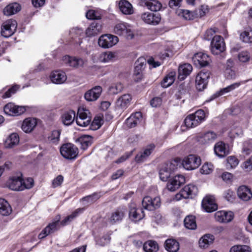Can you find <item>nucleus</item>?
Wrapping results in <instances>:
<instances>
[{"mask_svg":"<svg viewBox=\"0 0 252 252\" xmlns=\"http://www.w3.org/2000/svg\"><path fill=\"white\" fill-rule=\"evenodd\" d=\"M205 113L201 109L196 111L194 113L188 116L184 120L186 126L188 128L197 126L205 120Z\"/></svg>","mask_w":252,"mask_h":252,"instance_id":"nucleus-1","label":"nucleus"},{"mask_svg":"<svg viewBox=\"0 0 252 252\" xmlns=\"http://www.w3.org/2000/svg\"><path fill=\"white\" fill-rule=\"evenodd\" d=\"M113 32L114 33L123 36L128 39H131L134 36L131 26L124 22L116 24L114 27Z\"/></svg>","mask_w":252,"mask_h":252,"instance_id":"nucleus-2","label":"nucleus"},{"mask_svg":"<svg viewBox=\"0 0 252 252\" xmlns=\"http://www.w3.org/2000/svg\"><path fill=\"white\" fill-rule=\"evenodd\" d=\"M198 192V189L196 186L193 184H189L184 187L179 193L175 195V199L180 200L182 198H191L195 196Z\"/></svg>","mask_w":252,"mask_h":252,"instance_id":"nucleus-3","label":"nucleus"},{"mask_svg":"<svg viewBox=\"0 0 252 252\" xmlns=\"http://www.w3.org/2000/svg\"><path fill=\"white\" fill-rule=\"evenodd\" d=\"M60 153L65 158L73 159L77 158L78 154V150L73 144L66 143L63 144L61 147Z\"/></svg>","mask_w":252,"mask_h":252,"instance_id":"nucleus-4","label":"nucleus"},{"mask_svg":"<svg viewBox=\"0 0 252 252\" xmlns=\"http://www.w3.org/2000/svg\"><path fill=\"white\" fill-rule=\"evenodd\" d=\"M91 116L89 110L84 108H79L76 118V124L82 127H86L90 124Z\"/></svg>","mask_w":252,"mask_h":252,"instance_id":"nucleus-5","label":"nucleus"},{"mask_svg":"<svg viewBox=\"0 0 252 252\" xmlns=\"http://www.w3.org/2000/svg\"><path fill=\"white\" fill-rule=\"evenodd\" d=\"M177 162L174 160L164 164L159 171V178L162 181H166L171 173L177 168Z\"/></svg>","mask_w":252,"mask_h":252,"instance_id":"nucleus-6","label":"nucleus"},{"mask_svg":"<svg viewBox=\"0 0 252 252\" xmlns=\"http://www.w3.org/2000/svg\"><path fill=\"white\" fill-rule=\"evenodd\" d=\"M119 41L117 36L110 34H105L101 35L98 40V45L102 48H109L116 45Z\"/></svg>","mask_w":252,"mask_h":252,"instance_id":"nucleus-7","label":"nucleus"},{"mask_svg":"<svg viewBox=\"0 0 252 252\" xmlns=\"http://www.w3.org/2000/svg\"><path fill=\"white\" fill-rule=\"evenodd\" d=\"M60 217L58 216L56 217L55 220L50 223L39 234L38 238L42 239L48 235L53 233L60 228Z\"/></svg>","mask_w":252,"mask_h":252,"instance_id":"nucleus-8","label":"nucleus"},{"mask_svg":"<svg viewBox=\"0 0 252 252\" xmlns=\"http://www.w3.org/2000/svg\"><path fill=\"white\" fill-rule=\"evenodd\" d=\"M210 76V72L208 71L202 70L198 73L195 79V85L199 91L206 88Z\"/></svg>","mask_w":252,"mask_h":252,"instance_id":"nucleus-9","label":"nucleus"},{"mask_svg":"<svg viewBox=\"0 0 252 252\" xmlns=\"http://www.w3.org/2000/svg\"><path fill=\"white\" fill-rule=\"evenodd\" d=\"M17 27L15 20L10 19L4 22L1 26V34L4 37H9L15 32Z\"/></svg>","mask_w":252,"mask_h":252,"instance_id":"nucleus-10","label":"nucleus"},{"mask_svg":"<svg viewBox=\"0 0 252 252\" xmlns=\"http://www.w3.org/2000/svg\"><path fill=\"white\" fill-rule=\"evenodd\" d=\"M200 164V158L193 155H190L185 158L182 161V165L184 168L188 170L197 168Z\"/></svg>","mask_w":252,"mask_h":252,"instance_id":"nucleus-11","label":"nucleus"},{"mask_svg":"<svg viewBox=\"0 0 252 252\" xmlns=\"http://www.w3.org/2000/svg\"><path fill=\"white\" fill-rule=\"evenodd\" d=\"M211 52L213 54L218 55L225 50V44L220 35L215 36L211 43Z\"/></svg>","mask_w":252,"mask_h":252,"instance_id":"nucleus-12","label":"nucleus"},{"mask_svg":"<svg viewBox=\"0 0 252 252\" xmlns=\"http://www.w3.org/2000/svg\"><path fill=\"white\" fill-rule=\"evenodd\" d=\"M185 182V177L182 175L178 174L169 180L166 188L169 191H174Z\"/></svg>","mask_w":252,"mask_h":252,"instance_id":"nucleus-13","label":"nucleus"},{"mask_svg":"<svg viewBox=\"0 0 252 252\" xmlns=\"http://www.w3.org/2000/svg\"><path fill=\"white\" fill-rule=\"evenodd\" d=\"M142 205L145 209L153 211L159 207L160 205V198L157 196L152 198L150 196L145 197L142 200Z\"/></svg>","mask_w":252,"mask_h":252,"instance_id":"nucleus-14","label":"nucleus"},{"mask_svg":"<svg viewBox=\"0 0 252 252\" xmlns=\"http://www.w3.org/2000/svg\"><path fill=\"white\" fill-rule=\"evenodd\" d=\"M155 148V145L151 144L139 152L135 157L137 163H142L146 161Z\"/></svg>","mask_w":252,"mask_h":252,"instance_id":"nucleus-15","label":"nucleus"},{"mask_svg":"<svg viewBox=\"0 0 252 252\" xmlns=\"http://www.w3.org/2000/svg\"><path fill=\"white\" fill-rule=\"evenodd\" d=\"M217 138V133L213 131H208L198 134L196 139L200 144L207 145L214 142Z\"/></svg>","mask_w":252,"mask_h":252,"instance_id":"nucleus-16","label":"nucleus"},{"mask_svg":"<svg viewBox=\"0 0 252 252\" xmlns=\"http://www.w3.org/2000/svg\"><path fill=\"white\" fill-rule=\"evenodd\" d=\"M202 206L206 212L211 213L216 211L218 205L214 196L206 195L202 201Z\"/></svg>","mask_w":252,"mask_h":252,"instance_id":"nucleus-17","label":"nucleus"},{"mask_svg":"<svg viewBox=\"0 0 252 252\" xmlns=\"http://www.w3.org/2000/svg\"><path fill=\"white\" fill-rule=\"evenodd\" d=\"M3 110L6 114L10 116L20 115L23 114L26 111L25 107L16 105L11 102L5 105Z\"/></svg>","mask_w":252,"mask_h":252,"instance_id":"nucleus-18","label":"nucleus"},{"mask_svg":"<svg viewBox=\"0 0 252 252\" xmlns=\"http://www.w3.org/2000/svg\"><path fill=\"white\" fill-rule=\"evenodd\" d=\"M194 64L199 67L205 66L211 61L210 57L205 53L199 52L196 53L192 58Z\"/></svg>","mask_w":252,"mask_h":252,"instance_id":"nucleus-19","label":"nucleus"},{"mask_svg":"<svg viewBox=\"0 0 252 252\" xmlns=\"http://www.w3.org/2000/svg\"><path fill=\"white\" fill-rule=\"evenodd\" d=\"M102 91L101 87L99 86H95L85 93L84 98L87 101H94L99 97Z\"/></svg>","mask_w":252,"mask_h":252,"instance_id":"nucleus-20","label":"nucleus"},{"mask_svg":"<svg viewBox=\"0 0 252 252\" xmlns=\"http://www.w3.org/2000/svg\"><path fill=\"white\" fill-rule=\"evenodd\" d=\"M234 218V214L231 211H219L215 214L216 221L220 223H228Z\"/></svg>","mask_w":252,"mask_h":252,"instance_id":"nucleus-21","label":"nucleus"},{"mask_svg":"<svg viewBox=\"0 0 252 252\" xmlns=\"http://www.w3.org/2000/svg\"><path fill=\"white\" fill-rule=\"evenodd\" d=\"M146 64V61L144 58H139L135 63V67L134 70V76L135 79L139 81L142 78V72L145 68Z\"/></svg>","mask_w":252,"mask_h":252,"instance_id":"nucleus-22","label":"nucleus"},{"mask_svg":"<svg viewBox=\"0 0 252 252\" xmlns=\"http://www.w3.org/2000/svg\"><path fill=\"white\" fill-rule=\"evenodd\" d=\"M141 19L146 24L157 25L160 21V15L158 13L145 12L141 15Z\"/></svg>","mask_w":252,"mask_h":252,"instance_id":"nucleus-23","label":"nucleus"},{"mask_svg":"<svg viewBox=\"0 0 252 252\" xmlns=\"http://www.w3.org/2000/svg\"><path fill=\"white\" fill-rule=\"evenodd\" d=\"M144 216L142 209L137 208L135 203H132L130 204L129 217L131 220L137 221L141 220Z\"/></svg>","mask_w":252,"mask_h":252,"instance_id":"nucleus-24","label":"nucleus"},{"mask_svg":"<svg viewBox=\"0 0 252 252\" xmlns=\"http://www.w3.org/2000/svg\"><path fill=\"white\" fill-rule=\"evenodd\" d=\"M49 77L51 82L56 84H62L64 83L67 79L65 73L61 70L52 71Z\"/></svg>","mask_w":252,"mask_h":252,"instance_id":"nucleus-25","label":"nucleus"},{"mask_svg":"<svg viewBox=\"0 0 252 252\" xmlns=\"http://www.w3.org/2000/svg\"><path fill=\"white\" fill-rule=\"evenodd\" d=\"M142 120V113L136 112L132 114L126 121V125L129 128L135 127L139 124Z\"/></svg>","mask_w":252,"mask_h":252,"instance_id":"nucleus-26","label":"nucleus"},{"mask_svg":"<svg viewBox=\"0 0 252 252\" xmlns=\"http://www.w3.org/2000/svg\"><path fill=\"white\" fill-rule=\"evenodd\" d=\"M63 61L64 63L74 67L81 66L84 64V61L82 59L69 56H64Z\"/></svg>","mask_w":252,"mask_h":252,"instance_id":"nucleus-27","label":"nucleus"},{"mask_svg":"<svg viewBox=\"0 0 252 252\" xmlns=\"http://www.w3.org/2000/svg\"><path fill=\"white\" fill-rule=\"evenodd\" d=\"M9 188L13 190L21 191L24 189L23 179L20 177H13L8 181Z\"/></svg>","mask_w":252,"mask_h":252,"instance_id":"nucleus-28","label":"nucleus"},{"mask_svg":"<svg viewBox=\"0 0 252 252\" xmlns=\"http://www.w3.org/2000/svg\"><path fill=\"white\" fill-rule=\"evenodd\" d=\"M37 119L34 118H28L25 119L22 125V130L26 132H31L37 125Z\"/></svg>","mask_w":252,"mask_h":252,"instance_id":"nucleus-29","label":"nucleus"},{"mask_svg":"<svg viewBox=\"0 0 252 252\" xmlns=\"http://www.w3.org/2000/svg\"><path fill=\"white\" fill-rule=\"evenodd\" d=\"M237 195L240 199L247 201L252 197V192L250 189L246 186H240L237 189Z\"/></svg>","mask_w":252,"mask_h":252,"instance_id":"nucleus-30","label":"nucleus"},{"mask_svg":"<svg viewBox=\"0 0 252 252\" xmlns=\"http://www.w3.org/2000/svg\"><path fill=\"white\" fill-rule=\"evenodd\" d=\"M102 31L101 25L96 22H93L86 30L87 36H94L101 32Z\"/></svg>","mask_w":252,"mask_h":252,"instance_id":"nucleus-31","label":"nucleus"},{"mask_svg":"<svg viewBox=\"0 0 252 252\" xmlns=\"http://www.w3.org/2000/svg\"><path fill=\"white\" fill-rule=\"evenodd\" d=\"M125 208H119L112 213L109 218V222L113 224L116 222L121 221L126 214Z\"/></svg>","mask_w":252,"mask_h":252,"instance_id":"nucleus-32","label":"nucleus"},{"mask_svg":"<svg viewBox=\"0 0 252 252\" xmlns=\"http://www.w3.org/2000/svg\"><path fill=\"white\" fill-rule=\"evenodd\" d=\"M214 152L216 155L220 158L224 157L229 153L226 145L222 141L218 142L215 144Z\"/></svg>","mask_w":252,"mask_h":252,"instance_id":"nucleus-33","label":"nucleus"},{"mask_svg":"<svg viewBox=\"0 0 252 252\" xmlns=\"http://www.w3.org/2000/svg\"><path fill=\"white\" fill-rule=\"evenodd\" d=\"M131 99V96L130 94H124L117 99L116 105L120 109H126L130 105Z\"/></svg>","mask_w":252,"mask_h":252,"instance_id":"nucleus-34","label":"nucleus"},{"mask_svg":"<svg viewBox=\"0 0 252 252\" xmlns=\"http://www.w3.org/2000/svg\"><path fill=\"white\" fill-rule=\"evenodd\" d=\"M192 70V67L189 63H184L179 66L178 77L180 80H184Z\"/></svg>","mask_w":252,"mask_h":252,"instance_id":"nucleus-35","label":"nucleus"},{"mask_svg":"<svg viewBox=\"0 0 252 252\" xmlns=\"http://www.w3.org/2000/svg\"><path fill=\"white\" fill-rule=\"evenodd\" d=\"M120 11L124 14L130 15L133 13V7L126 0H121L119 2Z\"/></svg>","mask_w":252,"mask_h":252,"instance_id":"nucleus-36","label":"nucleus"},{"mask_svg":"<svg viewBox=\"0 0 252 252\" xmlns=\"http://www.w3.org/2000/svg\"><path fill=\"white\" fill-rule=\"evenodd\" d=\"M20 10V5L17 2H13L10 3L4 8L3 13L5 15H11L16 13Z\"/></svg>","mask_w":252,"mask_h":252,"instance_id":"nucleus-37","label":"nucleus"},{"mask_svg":"<svg viewBox=\"0 0 252 252\" xmlns=\"http://www.w3.org/2000/svg\"><path fill=\"white\" fill-rule=\"evenodd\" d=\"M165 248L168 252H177L179 250V243L174 239H168L165 242Z\"/></svg>","mask_w":252,"mask_h":252,"instance_id":"nucleus-38","label":"nucleus"},{"mask_svg":"<svg viewBox=\"0 0 252 252\" xmlns=\"http://www.w3.org/2000/svg\"><path fill=\"white\" fill-rule=\"evenodd\" d=\"M75 117V112L73 110H69L62 115V122L64 125L69 126L73 122Z\"/></svg>","mask_w":252,"mask_h":252,"instance_id":"nucleus-39","label":"nucleus"},{"mask_svg":"<svg viewBox=\"0 0 252 252\" xmlns=\"http://www.w3.org/2000/svg\"><path fill=\"white\" fill-rule=\"evenodd\" d=\"M12 212V209L7 201L0 198V214L3 216H8Z\"/></svg>","mask_w":252,"mask_h":252,"instance_id":"nucleus-40","label":"nucleus"},{"mask_svg":"<svg viewBox=\"0 0 252 252\" xmlns=\"http://www.w3.org/2000/svg\"><path fill=\"white\" fill-rule=\"evenodd\" d=\"M19 138L17 133H13L10 134L5 141V147L10 148L19 143Z\"/></svg>","mask_w":252,"mask_h":252,"instance_id":"nucleus-41","label":"nucleus"},{"mask_svg":"<svg viewBox=\"0 0 252 252\" xmlns=\"http://www.w3.org/2000/svg\"><path fill=\"white\" fill-rule=\"evenodd\" d=\"M176 76V72H170L163 79L161 82V86L163 88H167L171 85L174 82Z\"/></svg>","mask_w":252,"mask_h":252,"instance_id":"nucleus-42","label":"nucleus"},{"mask_svg":"<svg viewBox=\"0 0 252 252\" xmlns=\"http://www.w3.org/2000/svg\"><path fill=\"white\" fill-rule=\"evenodd\" d=\"M78 142L81 144L82 149H86L93 143V137L90 135H84L78 138Z\"/></svg>","mask_w":252,"mask_h":252,"instance_id":"nucleus-43","label":"nucleus"},{"mask_svg":"<svg viewBox=\"0 0 252 252\" xmlns=\"http://www.w3.org/2000/svg\"><path fill=\"white\" fill-rule=\"evenodd\" d=\"M214 240L213 236L210 234H205L203 236L199 241L200 247L203 248H207Z\"/></svg>","mask_w":252,"mask_h":252,"instance_id":"nucleus-44","label":"nucleus"},{"mask_svg":"<svg viewBox=\"0 0 252 252\" xmlns=\"http://www.w3.org/2000/svg\"><path fill=\"white\" fill-rule=\"evenodd\" d=\"M184 225L187 229L194 230L196 228L195 217L192 215H189L184 219Z\"/></svg>","mask_w":252,"mask_h":252,"instance_id":"nucleus-45","label":"nucleus"},{"mask_svg":"<svg viewBox=\"0 0 252 252\" xmlns=\"http://www.w3.org/2000/svg\"><path fill=\"white\" fill-rule=\"evenodd\" d=\"M143 250L146 252H157L158 250V246L157 242L150 240L144 243Z\"/></svg>","mask_w":252,"mask_h":252,"instance_id":"nucleus-46","label":"nucleus"},{"mask_svg":"<svg viewBox=\"0 0 252 252\" xmlns=\"http://www.w3.org/2000/svg\"><path fill=\"white\" fill-rule=\"evenodd\" d=\"M248 81L249 80H247L239 82H236L222 89L219 92L218 96L223 95L226 93H229L234 90L236 88H238L241 84H245L247 83Z\"/></svg>","mask_w":252,"mask_h":252,"instance_id":"nucleus-47","label":"nucleus"},{"mask_svg":"<svg viewBox=\"0 0 252 252\" xmlns=\"http://www.w3.org/2000/svg\"><path fill=\"white\" fill-rule=\"evenodd\" d=\"M19 89V86L14 85L5 92H4V90L3 89L0 91V97L3 99L9 98L11 97L12 94H15Z\"/></svg>","mask_w":252,"mask_h":252,"instance_id":"nucleus-48","label":"nucleus"},{"mask_svg":"<svg viewBox=\"0 0 252 252\" xmlns=\"http://www.w3.org/2000/svg\"><path fill=\"white\" fill-rule=\"evenodd\" d=\"M116 58L115 54L111 52H106L102 53L99 57V60L102 63H108L113 61Z\"/></svg>","mask_w":252,"mask_h":252,"instance_id":"nucleus-49","label":"nucleus"},{"mask_svg":"<svg viewBox=\"0 0 252 252\" xmlns=\"http://www.w3.org/2000/svg\"><path fill=\"white\" fill-rule=\"evenodd\" d=\"M240 39L245 43L252 42V30L248 29L243 32L240 35Z\"/></svg>","mask_w":252,"mask_h":252,"instance_id":"nucleus-50","label":"nucleus"},{"mask_svg":"<svg viewBox=\"0 0 252 252\" xmlns=\"http://www.w3.org/2000/svg\"><path fill=\"white\" fill-rule=\"evenodd\" d=\"M177 14L187 20H190L194 18V14L188 10L178 9L177 11Z\"/></svg>","mask_w":252,"mask_h":252,"instance_id":"nucleus-51","label":"nucleus"},{"mask_svg":"<svg viewBox=\"0 0 252 252\" xmlns=\"http://www.w3.org/2000/svg\"><path fill=\"white\" fill-rule=\"evenodd\" d=\"M238 57L240 62L247 63L252 60V54L247 51H243L239 53Z\"/></svg>","mask_w":252,"mask_h":252,"instance_id":"nucleus-52","label":"nucleus"},{"mask_svg":"<svg viewBox=\"0 0 252 252\" xmlns=\"http://www.w3.org/2000/svg\"><path fill=\"white\" fill-rule=\"evenodd\" d=\"M162 5L160 2L157 0H150L146 5L147 8L153 11H158L161 8Z\"/></svg>","mask_w":252,"mask_h":252,"instance_id":"nucleus-53","label":"nucleus"},{"mask_svg":"<svg viewBox=\"0 0 252 252\" xmlns=\"http://www.w3.org/2000/svg\"><path fill=\"white\" fill-rule=\"evenodd\" d=\"M103 122L101 117H95L90 126V128L94 130L98 129L103 124Z\"/></svg>","mask_w":252,"mask_h":252,"instance_id":"nucleus-54","label":"nucleus"},{"mask_svg":"<svg viewBox=\"0 0 252 252\" xmlns=\"http://www.w3.org/2000/svg\"><path fill=\"white\" fill-rule=\"evenodd\" d=\"M229 252H251V249L246 245H235L231 248Z\"/></svg>","mask_w":252,"mask_h":252,"instance_id":"nucleus-55","label":"nucleus"},{"mask_svg":"<svg viewBox=\"0 0 252 252\" xmlns=\"http://www.w3.org/2000/svg\"><path fill=\"white\" fill-rule=\"evenodd\" d=\"M214 167L211 163H205L200 169V172L202 174H209L214 170Z\"/></svg>","mask_w":252,"mask_h":252,"instance_id":"nucleus-56","label":"nucleus"},{"mask_svg":"<svg viewBox=\"0 0 252 252\" xmlns=\"http://www.w3.org/2000/svg\"><path fill=\"white\" fill-rule=\"evenodd\" d=\"M123 85L121 83L113 84L109 88L108 91L111 94H117L122 91Z\"/></svg>","mask_w":252,"mask_h":252,"instance_id":"nucleus-57","label":"nucleus"},{"mask_svg":"<svg viewBox=\"0 0 252 252\" xmlns=\"http://www.w3.org/2000/svg\"><path fill=\"white\" fill-rule=\"evenodd\" d=\"M239 163L238 159L234 156H229L227 158L226 167L227 168H234Z\"/></svg>","mask_w":252,"mask_h":252,"instance_id":"nucleus-58","label":"nucleus"},{"mask_svg":"<svg viewBox=\"0 0 252 252\" xmlns=\"http://www.w3.org/2000/svg\"><path fill=\"white\" fill-rule=\"evenodd\" d=\"M87 18L91 20L100 19H101L100 14L94 10H90L87 11L86 14Z\"/></svg>","mask_w":252,"mask_h":252,"instance_id":"nucleus-59","label":"nucleus"},{"mask_svg":"<svg viewBox=\"0 0 252 252\" xmlns=\"http://www.w3.org/2000/svg\"><path fill=\"white\" fill-rule=\"evenodd\" d=\"M99 198V195L97 193H94L92 195L87 196L82 199V201L86 202L91 204L96 201Z\"/></svg>","mask_w":252,"mask_h":252,"instance_id":"nucleus-60","label":"nucleus"},{"mask_svg":"<svg viewBox=\"0 0 252 252\" xmlns=\"http://www.w3.org/2000/svg\"><path fill=\"white\" fill-rule=\"evenodd\" d=\"M209 11L207 5H202L195 10V15L197 17H203Z\"/></svg>","mask_w":252,"mask_h":252,"instance_id":"nucleus-61","label":"nucleus"},{"mask_svg":"<svg viewBox=\"0 0 252 252\" xmlns=\"http://www.w3.org/2000/svg\"><path fill=\"white\" fill-rule=\"evenodd\" d=\"M61 132L58 130H54L49 137L50 141L53 143H57L60 139Z\"/></svg>","mask_w":252,"mask_h":252,"instance_id":"nucleus-62","label":"nucleus"},{"mask_svg":"<svg viewBox=\"0 0 252 252\" xmlns=\"http://www.w3.org/2000/svg\"><path fill=\"white\" fill-rule=\"evenodd\" d=\"M216 32V30L215 29H209L205 32L203 38L206 40H210L211 39H213Z\"/></svg>","mask_w":252,"mask_h":252,"instance_id":"nucleus-63","label":"nucleus"},{"mask_svg":"<svg viewBox=\"0 0 252 252\" xmlns=\"http://www.w3.org/2000/svg\"><path fill=\"white\" fill-rule=\"evenodd\" d=\"M242 168L246 171H250L252 170V156L243 162Z\"/></svg>","mask_w":252,"mask_h":252,"instance_id":"nucleus-64","label":"nucleus"}]
</instances>
